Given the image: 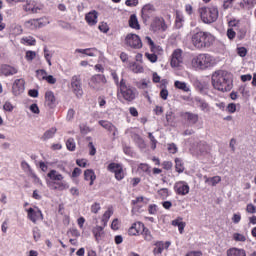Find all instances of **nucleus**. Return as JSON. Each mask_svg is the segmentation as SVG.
I'll return each mask as SVG.
<instances>
[{
	"label": "nucleus",
	"mask_w": 256,
	"mask_h": 256,
	"mask_svg": "<svg viewBox=\"0 0 256 256\" xmlns=\"http://www.w3.org/2000/svg\"><path fill=\"white\" fill-rule=\"evenodd\" d=\"M212 85L217 91L225 93L233 89V76L225 70H218L212 74Z\"/></svg>",
	"instance_id": "nucleus-1"
},
{
	"label": "nucleus",
	"mask_w": 256,
	"mask_h": 256,
	"mask_svg": "<svg viewBox=\"0 0 256 256\" xmlns=\"http://www.w3.org/2000/svg\"><path fill=\"white\" fill-rule=\"evenodd\" d=\"M191 41L196 49H209L215 43V36L210 32L198 31L192 35Z\"/></svg>",
	"instance_id": "nucleus-2"
},
{
	"label": "nucleus",
	"mask_w": 256,
	"mask_h": 256,
	"mask_svg": "<svg viewBox=\"0 0 256 256\" xmlns=\"http://www.w3.org/2000/svg\"><path fill=\"white\" fill-rule=\"evenodd\" d=\"M137 95H139L137 88L131 86L127 83V80L122 78L120 80V87L118 88V99L119 97H122L124 101L131 103V101H135V99H137Z\"/></svg>",
	"instance_id": "nucleus-3"
},
{
	"label": "nucleus",
	"mask_w": 256,
	"mask_h": 256,
	"mask_svg": "<svg viewBox=\"0 0 256 256\" xmlns=\"http://www.w3.org/2000/svg\"><path fill=\"white\" fill-rule=\"evenodd\" d=\"M198 13L202 23H206V25H211V23H215L219 19V9L215 6L200 7Z\"/></svg>",
	"instance_id": "nucleus-4"
},
{
	"label": "nucleus",
	"mask_w": 256,
	"mask_h": 256,
	"mask_svg": "<svg viewBox=\"0 0 256 256\" xmlns=\"http://www.w3.org/2000/svg\"><path fill=\"white\" fill-rule=\"evenodd\" d=\"M214 63L215 59L209 54H199L192 59V67L195 69H209Z\"/></svg>",
	"instance_id": "nucleus-5"
},
{
	"label": "nucleus",
	"mask_w": 256,
	"mask_h": 256,
	"mask_svg": "<svg viewBox=\"0 0 256 256\" xmlns=\"http://www.w3.org/2000/svg\"><path fill=\"white\" fill-rule=\"evenodd\" d=\"M47 177H49V179L54 182V185H56L54 189H57L58 191H65L69 189V184L66 181H63L65 177H63L61 173L57 172V170H50Z\"/></svg>",
	"instance_id": "nucleus-6"
},
{
	"label": "nucleus",
	"mask_w": 256,
	"mask_h": 256,
	"mask_svg": "<svg viewBox=\"0 0 256 256\" xmlns=\"http://www.w3.org/2000/svg\"><path fill=\"white\" fill-rule=\"evenodd\" d=\"M125 44L132 49H141V47H143V42L137 34H127L125 37Z\"/></svg>",
	"instance_id": "nucleus-7"
},
{
	"label": "nucleus",
	"mask_w": 256,
	"mask_h": 256,
	"mask_svg": "<svg viewBox=\"0 0 256 256\" xmlns=\"http://www.w3.org/2000/svg\"><path fill=\"white\" fill-rule=\"evenodd\" d=\"M27 211V217L32 221V223H37V221H43V212L39 208H29Z\"/></svg>",
	"instance_id": "nucleus-8"
},
{
	"label": "nucleus",
	"mask_w": 256,
	"mask_h": 256,
	"mask_svg": "<svg viewBox=\"0 0 256 256\" xmlns=\"http://www.w3.org/2000/svg\"><path fill=\"white\" fill-rule=\"evenodd\" d=\"M71 87L73 93H75L77 97H81V95H83V88L81 86V76L75 75L72 77Z\"/></svg>",
	"instance_id": "nucleus-9"
},
{
	"label": "nucleus",
	"mask_w": 256,
	"mask_h": 256,
	"mask_svg": "<svg viewBox=\"0 0 256 256\" xmlns=\"http://www.w3.org/2000/svg\"><path fill=\"white\" fill-rule=\"evenodd\" d=\"M151 29L154 32H157V31L165 32V31H167V23H165V19L163 17L154 18V20L151 24Z\"/></svg>",
	"instance_id": "nucleus-10"
},
{
	"label": "nucleus",
	"mask_w": 256,
	"mask_h": 256,
	"mask_svg": "<svg viewBox=\"0 0 256 256\" xmlns=\"http://www.w3.org/2000/svg\"><path fill=\"white\" fill-rule=\"evenodd\" d=\"M190 189L189 184H187L185 181H178L174 184V191L177 193V195H189Z\"/></svg>",
	"instance_id": "nucleus-11"
},
{
	"label": "nucleus",
	"mask_w": 256,
	"mask_h": 256,
	"mask_svg": "<svg viewBox=\"0 0 256 256\" xmlns=\"http://www.w3.org/2000/svg\"><path fill=\"white\" fill-rule=\"evenodd\" d=\"M155 13V6L153 4H146L142 7L141 17L144 23H147L150 17H153Z\"/></svg>",
	"instance_id": "nucleus-12"
},
{
	"label": "nucleus",
	"mask_w": 256,
	"mask_h": 256,
	"mask_svg": "<svg viewBox=\"0 0 256 256\" xmlns=\"http://www.w3.org/2000/svg\"><path fill=\"white\" fill-rule=\"evenodd\" d=\"M181 63H183V50L176 49L172 53L170 65L171 67H180Z\"/></svg>",
	"instance_id": "nucleus-13"
},
{
	"label": "nucleus",
	"mask_w": 256,
	"mask_h": 256,
	"mask_svg": "<svg viewBox=\"0 0 256 256\" xmlns=\"http://www.w3.org/2000/svg\"><path fill=\"white\" fill-rule=\"evenodd\" d=\"M99 125H101L103 129H106V131H109V133H112L114 139L117 137V135H119V130L117 127L107 120H100Z\"/></svg>",
	"instance_id": "nucleus-14"
},
{
	"label": "nucleus",
	"mask_w": 256,
	"mask_h": 256,
	"mask_svg": "<svg viewBox=\"0 0 256 256\" xmlns=\"http://www.w3.org/2000/svg\"><path fill=\"white\" fill-rule=\"evenodd\" d=\"M25 91V80L23 78L16 79L12 86L14 95H21Z\"/></svg>",
	"instance_id": "nucleus-15"
},
{
	"label": "nucleus",
	"mask_w": 256,
	"mask_h": 256,
	"mask_svg": "<svg viewBox=\"0 0 256 256\" xmlns=\"http://www.w3.org/2000/svg\"><path fill=\"white\" fill-rule=\"evenodd\" d=\"M45 104L49 109H55V107H57V99L53 91H47L45 93Z\"/></svg>",
	"instance_id": "nucleus-16"
},
{
	"label": "nucleus",
	"mask_w": 256,
	"mask_h": 256,
	"mask_svg": "<svg viewBox=\"0 0 256 256\" xmlns=\"http://www.w3.org/2000/svg\"><path fill=\"white\" fill-rule=\"evenodd\" d=\"M171 247V242L166 241H158L155 243V248L153 250L154 255H161L165 249H169Z\"/></svg>",
	"instance_id": "nucleus-17"
},
{
	"label": "nucleus",
	"mask_w": 256,
	"mask_h": 256,
	"mask_svg": "<svg viewBox=\"0 0 256 256\" xmlns=\"http://www.w3.org/2000/svg\"><path fill=\"white\" fill-rule=\"evenodd\" d=\"M182 117L190 124L195 125L199 121V114L193 112H185L182 114Z\"/></svg>",
	"instance_id": "nucleus-18"
},
{
	"label": "nucleus",
	"mask_w": 256,
	"mask_h": 256,
	"mask_svg": "<svg viewBox=\"0 0 256 256\" xmlns=\"http://www.w3.org/2000/svg\"><path fill=\"white\" fill-rule=\"evenodd\" d=\"M41 9V6L37 5L35 1H28L26 5H24V10L29 13H39Z\"/></svg>",
	"instance_id": "nucleus-19"
},
{
	"label": "nucleus",
	"mask_w": 256,
	"mask_h": 256,
	"mask_svg": "<svg viewBox=\"0 0 256 256\" xmlns=\"http://www.w3.org/2000/svg\"><path fill=\"white\" fill-rule=\"evenodd\" d=\"M144 228V224L142 222H135L128 230V235H139L142 229Z\"/></svg>",
	"instance_id": "nucleus-20"
},
{
	"label": "nucleus",
	"mask_w": 256,
	"mask_h": 256,
	"mask_svg": "<svg viewBox=\"0 0 256 256\" xmlns=\"http://www.w3.org/2000/svg\"><path fill=\"white\" fill-rule=\"evenodd\" d=\"M91 83H92L93 89H99L97 86L101 85V83L103 84L107 83V79H105L104 75L97 74L91 78Z\"/></svg>",
	"instance_id": "nucleus-21"
},
{
	"label": "nucleus",
	"mask_w": 256,
	"mask_h": 256,
	"mask_svg": "<svg viewBox=\"0 0 256 256\" xmlns=\"http://www.w3.org/2000/svg\"><path fill=\"white\" fill-rule=\"evenodd\" d=\"M43 19H32L29 20L25 23L26 27H29L30 29H35V27H43L47 24H49V22H42Z\"/></svg>",
	"instance_id": "nucleus-22"
},
{
	"label": "nucleus",
	"mask_w": 256,
	"mask_h": 256,
	"mask_svg": "<svg viewBox=\"0 0 256 256\" xmlns=\"http://www.w3.org/2000/svg\"><path fill=\"white\" fill-rule=\"evenodd\" d=\"M1 73L2 75H5V77H9V75H16L17 68L10 65H2Z\"/></svg>",
	"instance_id": "nucleus-23"
},
{
	"label": "nucleus",
	"mask_w": 256,
	"mask_h": 256,
	"mask_svg": "<svg viewBox=\"0 0 256 256\" xmlns=\"http://www.w3.org/2000/svg\"><path fill=\"white\" fill-rule=\"evenodd\" d=\"M104 227L103 226H96L92 229V233L95 237V241H97V243H99V241H101V237H103V235H105V231H104Z\"/></svg>",
	"instance_id": "nucleus-24"
},
{
	"label": "nucleus",
	"mask_w": 256,
	"mask_h": 256,
	"mask_svg": "<svg viewBox=\"0 0 256 256\" xmlns=\"http://www.w3.org/2000/svg\"><path fill=\"white\" fill-rule=\"evenodd\" d=\"M195 101H196L197 107H199V109H201V111H203L204 113H209V111H210L209 104L206 103L205 100H203L201 98H195Z\"/></svg>",
	"instance_id": "nucleus-25"
},
{
	"label": "nucleus",
	"mask_w": 256,
	"mask_h": 256,
	"mask_svg": "<svg viewBox=\"0 0 256 256\" xmlns=\"http://www.w3.org/2000/svg\"><path fill=\"white\" fill-rule=\"evenodd\" d=\"M227 256H247V253L241 248H230L227 250Z\"/></svg>",
	"instance_id": "nucleus-26"
},
{
	"label": "nucleus",
	"mask_w": 256,
	"mask_h": 256,
	"mask_svg": "<svg viewBox=\"0 0 256 256\" xmlns=\"http://www.w3.org/2000/svg\"><path fill=\"white\" fill-rule=\"evenodd\" d=\"M128 23H129V27H131V29H136V31H139V29H141V25H139V20L137 19L136 14H132L130 16Z\"/></svg>",
	"instance_id": "nucleus-27"
},
{
	"label": "nucleus",
	"mask_w": 256,
	"mask_h": 256,
	"mask_svg": "<svg viewBox=\"0 0 256 256\" xmlns=\"http://www.w3.org/2000/svg\"><path fill=\"white\" fill-rule=\"evenodd\" d=\"M55 133H57V128L52 127L49 130L45 131L41 137L42 141H49V139H53L55 137Z\"/></svg>",
	"instance_id": "nucleus-28"
},
{
	"label": "nucleus",
	"mask_w": 256,
	"mask_h": 256,
	"mask_svg": "<svg viewBox=\"0 0 256 256\" xmlns=\"http://www.w3.org/2000/svg\"><path fill=\"white\" fill-rule=\"evenodd\" d=\"M84 179L85 181H90V185H93L95 179H97V176L95 175V171L91 169L85 170Z\"/></svg>",
	"instance_id": "nucleus-29"
},
{
	"label": "nucleus",
	"mask_w": 256,
	"mask_h": 256,
	"mask_svg": "<svg viewBox=\"0 0 256 256\" xmlns=\"http://www.w3.org/2000/svg\"><path fill=\"white\" fill-rule=\"evenodd\" d=\"M174 87H176V89H180V91H184V93H189V91H191V88L189 85H187V83L181 82L179 80L174 82Z\"/></svg>",
	"instance_id": "nucleus-30"
},
{
	"label": "nucleus",
	"mask_w": 256,
	"mask_h": 256,
	"mask_svg": "<svg viewBox=\"0 0 256 256\" xmlns=\"http://www.w3.org/2000/svg\"><path fill=\"white\" fill-rule=\"evenodd\" d=\"M86 21L88 25H97V11L86 14Z\"/></svg>",
	"instance_id": "nucleus-31"
},
{
	"label": "nucleus",
	"mask_w": 256,
	"mask_h": 256,
	"mask_svg": "<svg viewBox=\"0 0 256 256\" xmlns=\"http://www.w3.org/2000/svg\"><path fill=\"white\" fill-rule=\"evenodd\" d=\"M205 183L208 185H211L212 187H215L218 183H221V176H214L208 178L207 176H204Z\"/></svg>",
	"instance_id": "nucleus-32"
},
{
	"label": "nucleus",
	"mask_w": 256,
	"mask_h": 256,
	"mask_svg": "<svg viewBox=\"0 0 256 256\" xmlns=\"http://www.w3.org/2000/svg\"><path fill=\"white\" fill-rule=\"evenodd\" d=\"M108 171H110V173H117V171H119V169H123V166L121 164L112 162L108 165L107 167Z\"/></svg>",
	"instance_id": "nucleus-33"
},
{
	"label": "nucleus",
	"mask_w": 256,
	"mask_h": 256,
	"mask_svg": "<svg viewBox=\"0 0 256 256\" xmlns=\"http://www.w3.org/2000/svg\"><path fill=\"white\" fill-rule=\"evenodd\" d=\"M141 234L146 241H153V235H151V231L145 226L142 228Z\"/></svg>",
	"instance_id": "nucleus-34"
},
{
	"label": "nucleus",
	"mask_w": 256,
	"mask_h": 256,
	"mask_svg": "<svg viewBox=\"0 0 256 256\" xmlns=\"http://www.w3.org/2000/svg\"><path fill=\"white\" fill-rule=\"evenodd\" d=\"M175 169L177 173H183L185 171V166H183V160L180 158L175 159Z\"/></svg>",
	"instance_id": "nucleus-35"
},
{
	"label": "nucleus",
	"mask_w": 256,
	"mask_h": 256,
	"mask_svg": "<svg viewBox=\"0 0 256 256\" xmlns=\"http://www.w3.org/2000/svg\"><path fill=\"white\" fill-rule=\"evenodd\" d=\"M21 43H23V45L33 46L35 43H37V41L35 38H33V36H26L21 39Z\"/></svg>",
	"instance_id": "nucleus-36"
},
{
	"label": "nucleus",
	"mask_w": 256,
	"mask_h": 256,
	"mask_svg": "<svg viewBox=\"0 0 256 256\" xmlns=\"http://www.w3.org/2000/svg\"><path fill=\"white\" fill-rule=\"evenodd\" d=\"M66 147H67L68 151H75V147H76L75 139L69 138L66 141Z\"/></svg>",
	"instance_id": "nucleus-37"
},
{
	"label": "nucleus",
	"mask_w": 256,
	"mask_h": 256,
	"mask_svg": "<svg viewBox=\"0 0 256 256\" xmlns=\"http://www.w3.org/2000/svg\"><path fill=\"white\" fill-rule=\"evenodd\" d=\"M53 57V54L49 53V50L47 47L44 48V58L46 59L49 67H51L53 64L51 63V59Z\"/></svg>",
	"instance_id": "nucleus-38"
},
{
	"label": "nucleus",
	"mask_w": 256,
	"mask_h": 256,
	"mask_svg": "<svg viewBox=\"0 0 256 256\" xmlns=\"http://www.w3.org/2000/svg\"><path fill=\"white\" fill-rule=\"evenodd\" d=\"M116 181H123L125 179V172H123V168H119L117 172L114 173Z\"/></svg>",
	"instance_id": "nucleus-39"
},
{
	"label": "nucleus",
	"mask_w": 256,
	"mask_h": 256,
	"mask_svg": "<svg viewBox=\"0 0 256 256\" xmlns=\"http://www.w3.org/2000/svg\"><path fill=\"white\" fill-rule=\"evenodd\" d=\"M233 239L234 241H240L241 243H245V241H247V238L245 237V235L241 233H234Z\"/></svg>",
	"instance_id": "nucleus-40"
},
{
	"label": "nucleus",
	"mask_w": 256,
	"mask_h": 256,
	"mask_svg": "<svg viewBox=\"0 0 256 256\" xmlns=\"http://www.w3.org/2000/svg\"><path fill=\"white\" fill-rule=\"evenodd\" d=\"M36 75L40 81H45L47 78V71L45 70H37Z\"/></svg>",
	"instance_id": "nucleus-41"
},
{
	"label": "nucleus",
	"mask_w": 256,
	"mask_h": 256,
	"mask_svg": "<svg viewBox=\"0 0 256 256\" xmlns=\"http://www.w3.org/2000/svg\"><path fill=\"white\" fill-rule=\"evenodd\" d=\"M148 137L151 141V149L155 151V149H157V139H155V136H153V133H149Z\"/></svg>",
	"instance_id": "nucleus-42"
},
{
	"label": "nucleus",
	"mask_w": 256,
	"mask_h": 256,
	"mask_svg": "<svg viewBox=\"0 0 256 256\" xmlns=\"http://www.w3.org/2000/svg\"><path fill=\"white\" fill-rule=\"evenodd\" d=\"M73 119H75V109L70 108L66 115V121H72Z\"/></svg>",
	"instance_id": "nucleus-43"
},
{
	"label": "nucleus",
	"mask_w": 256,
	"mask_h": 256,
	"mask_svg": "<svg viewBox=\"0 0 256 256\" xmlns=\"http://www.w3.org/2000/svg\"><path fill=\"white\" fill-rule=\"evenodd\" d=\"M160 97L163 101H167V98L169 97V90H167V88H162L160 91Z\"/></svg>",
	"instance_id": "nucleus-44"
},
{
	"label": "nucleus",
	"mask_w": 256,
	"mask_h": 256,
	"mask_svg": "<svg viewBox=\"0 0 256 256\" xmlns=\"http://www.w3.org/2000/svg\"><path fill=\"white\" fill-rule=\"evenodd\" d=\"M111 77H112V79H113L115 85H117V87H118V89H119V87H120V85H121V82H119V76L117 75V72L112 71V72H111Z\"/></svg>",
	"instance_id": "nucleus-45"
},
{
	"label": "nucleus",
	"mask_w": 256,
	"mask_h": 256,
	"mask_svg": "<svg viewBox=\"0 0 256 256\" xmlns=\"http://www.w3.org/2000/svg\"><path fill=\"white\" fill-rule=\"evenodd\" d=\"M35 57H37V53H35V51L29 50L26 52L27 61H33V59H35Z\"/></svg>",
	"instance_id": "nucleus-46"
},
{
	"label": "nucleus",
	"mask_w": 256,
	"mask_h": 256,
	"mask_svg": "<svg viewBox=\"0 0 256 256\" xmlns=\"http://www.w3.org/2000/svg\"><path fill=\"white\" fill-rule=\"evenodd\" d=\"M168 151L169 153H172V155H175L178 151L177 145L175 143L168 144Z\"/></svg>",
	"instance_id": "nucleus-47"
},
{
	"label": "nucleus",
	"mask_w": 256,
	"mask_h": 256,
	"mask_svg": "<svg viewBox=\"0 0 256 256\" xmlns=\"http://www.w3.org/2000/svg\"><path fill=\"white\" fill-rule=\"evenodd\" d=\"M226 111L228 113H235V111H237V104L235 103L228 104V106L226 107Z\"/></svg>",
	"instance_id": "nucleus-48"
},
{
	"label": "nucleus",
	"mask_w": 256,
	"mask_h": 256,
	"mask_svg": "<svg viewBox=\"0 0 256 256\" xmlns=\"http://www.w3.org/2000/svg\"><path fill=\"white\" fill-rule=\"evenodd\" d=\"M138 169H139L140 171H143L144 173H149L151 167H149L148 164L142 163V164H140V165L138 166Z\"/></svg>",
	"instance_id": "nucleus-49"
},
{
	"label": "nucleus",
	"mask_w": 256,
	"mask_h": 256,
	"mask_svg": "<svg viewBox=\"0 0 256 256\" xmlns=\"http://www.w3.org/2000/svg\"><path fill=\"white\" fill-rule=\"evenodd\" d=\"M88 147L90 149L89 155H91L92 157L95 156L97 153V148H95V145H93V142H89Z\"/></svg>",
	"instance_id": "nucleus-50"
},
{
	"label": "nucleus",
	"mask_w": 256,
	"mask_h": 256,
	"mask_svg": "<svg viewBox=\"0 0 256 256\" xmlns=\"http://www.w3.org/2000/svg\"><path fill=\"white\" fill-rule=\"evenodd\" d=\"M132 71H133L134 73H143V68H142L141 65L134 63V64L132 65Z\"/></svg>",
	"instance_id": "nucleus-51"
},
{
	"label": "nucleus",
	"mask_w": 256,
	"mask_h": 256,
	"mask_svg": "<svg viewBox=\"0 0 256 256\" xmlns=\"http://www.w3.org/2000/svg\"><path fill=\"white\" fill-rule=\"evenodd\" d=\"M125 5H127V7H137L139 0H126Z\"/></svg>",
	"instance_id": "nucleus-52"
},
{
	"label": "nucleus",
	"mask_w": 256,
	"mask_h": 256,
	"mask_svg": "<svg viewBox=\"0 0 256 256\" xmlns=\"http://www.w3.org/2000/svg\"><path fill=\"white\" fill-rule=\"evenodd\" d=\"M148 213H149L150 215H156V214H157V205H155V204L149 205V207H148Z\"/></svg>",
	"instance_id": "nucleus-53"
},
{
	"label": "nucleus",
	"mask_w": 256,
	"mask_h": 256,
	"mask_svg": "<svg viewBox=\"0 0 256 256\" xmlns=\"http://www.w3.org/2000/svg\"><path fill=\"white\" fill-rule=\"evenodd\" d=\"M111 215H113V210H112L111 208H109V209L103 214L102 219L109 221V219H111Z\"/></svg>",
	"instance_id": "nucleus-54"
},
{
	"label": "nucleus",
	"mask_w": 256,
	"mask_h": 256,
	"mask_svg": "<svg viewBox=\"0 0 256 256\" xmlns=\"http://www.w3.org/2000/svg\"><path fill=\"white\" fill-rule=\"evenodd\" d=\"M145 56L148 60H150L151 63H157V55L156 54H149L146 53Z\"/></svg>",
	"instance_id": "nucleus-55"
},
{
	"label": "nucleus",
	"mask_w": 256,
	"mask_h": 256,
	"mask_svg": "<svg viewBox=\"0 0 256 256\" xmlns=\"http://www.w3.org/2000/svg\"><path fill=\"white\" fill-rule=\"evenodd\" d=\"M183 21V16H181V14H177L176 15V20H175V23H176V27L178 29H181V23Z\"/></svg>",
	"instance_id": "nucleus-56"
},
{
	"label": "nucleus",
	"mask_w": 256,
	"mask_h": 256,
	"mask_svg": "<svg viewBox=\"0 0 256 256\" xmlns=\"http://www.w3.org/2000/svg\"><path fill=\"white\" fill-rule=\"evenodd\" d=\"M100 210H101V205L99 203H94L91 206V212L92 213H99Z\"/></svg>",
	"instance_id": "nucleus-57"
},
{
	"label": "nucleus",
	"mask_w": 256,
	"mask_h": 256,
	"mask_svg": "<svg viewBox=\"0 0 256 256\" xmlns=\"http://www.w3.org/2000/svg\"><path fill=\"white\" fill-rule=\"evenodd\" d=\"M33 238L35 239V241H39V239H41V233L39 232V228L33 229Z\"/></svg>",
	"instance_id": "nucleus-58"
},
{
	"label": "nucleus",
	"mask_w": 256,
	"mask_h": 256,
	"mask_svg": "<svg viewBox=\"0 0 256 256\" xmlns=\"http://www.w3.org/2000/svg\"><path fill=\"white\" fill-rule=\"evenodd\" d=\"M98 29L102 32V33H107L109 31V26H107V23H102L98 26Z\"/></svg>",
	"instance_id": "nucleus-59"
},
{
	"label": "nucleus",
	"mask_w": 256,
	"mask_h": 256,
	"mask_svg": "<svg viewBox=\"0 0 256 256\" xmlns=\"http://www.w3.org/2000/svg\"><path fill=\"white\" fill-rule=\"evenodd\" d=\"M167 123H173V111L169 110L166 112Z\"/></svg>",
	"instance_id": "nucleus-60"
},
{
	"label": "nucleus",
	"mask_w": 256,
	"mask_h": 256,
	"mask_svg": "<svg viewBox=\"0 0 256 256\" xmlns=\"http://www.w3.org/2000/svg\"><path fill=\"white\" fill-rule=\"evenodd\" d=\"M4 111H13L14 107L13 104H11V102H5L4 106H3Z\"/></svg>",
	"instance_id": "nucleus-61"
},
{
	"label": "nucleus",
	"mask_w": 256,
	"mask_h": 256,
	"mask_svg": "<svg viewBox=\"0 0 256 256\" xmlns=\"http://www.w3.org/2000/svg\"><path fill=\"white\" fill-rule=\"evenodd\" d=\"M233 223L237 224L241 221V213H235L232 217Z\"/></svg>",
	"instance_id": "nucleus-62"
},
{
	"label": "nucleus",
	"mask_w": 256,
	"mask_h": 256,
	"mask_svg": "<svg viewBox=\"0 0 256 256\" xmlns=\"http://www.w3.org/2000/svg\"><path fill=\"white\" fill-rule=\"evenodd\" d=\"M247 213H256V207L253 204H248L246 207Z\"/></svg>",
	"instance_id": "nucleus-63"
},
{
	"label": "nucleus",
	"mask_w": 256,
	"mask_h": 256,
	"mask_svg": "<svg viewBox=\"0 0 256 256\" xmlns=\"http://www.w3.org/2000/svg\"><path fill=\"white\" fill-rule=\"evenodd\" d=\"M203 252L201 251H190L186 254V256H202Z\"/></svg>",
	"instance_id": "nucleus-64"
}]
</instances>
